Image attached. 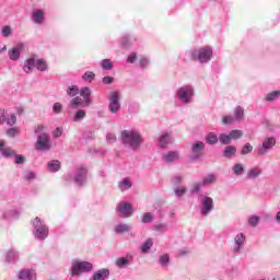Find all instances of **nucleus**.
I'll use <instances>...</instances> for the list:
<instances>
[{
    "mask_svg": "<svg viewBox=\"0 0 280 280\" xmlns=\"http://www.w3.org/2000/svg\"><path fill=\"white\" fill-rule=\"evenodd\" d=\"M120 139L124 147L133 152H139L141 145H143V136L135 129L121 131Z\"/></svg>",
    "mask_w": 280,
    "mask_h": 280,
    "instance_id": "1",
    "label": "nucleus"
},
{
    "mask_svg": "<svg viewBox=\"0 0 280 280\" xmlns=\"http://www.w3.org/2000/svg\"><path fill=\"white\" fill-rule=\"evenodd\" d=\"M188 56L192 62L209 65V61L213 58V47L202 46L200 48H192L188 50Z\"/></svg>",
    "mask_w": 280,
    "mask_h": 280,
    "instance_id": "2",
    "label": "nucleus"
},
{
    "mask_svg": "<svg viewBox=\"0 0 280 280\" xmlns=\"http://www.w3.org/2000/svg\"><path fill=\"white\" fill-rule=\"evenodd\" d=\"M79 93L81 97L80 96L73 97L68 105L69 108H72V110H78V108H80L82 104H83V107L91 106V104H93V101L91 100V93H92L91 88L89 86L82 88L81 90H79Z\"/></svg>",
    "mask_w": 280,
    "mask_h": 280,
    "instance_id": "3",
    "label": "nucleus"
},
{
    "mask_svg": "<svg viewBox=\"0 0 280 280\" xmlns=\"http://www.w3.org/2000/svg\"><path fill=\"white\" fill-rule=\"evenodd\" d=\"M196 90L191 84L182 85L176 90L175 97L180 104L187 106L194 102Z\"/></svg>",
    "mask_w": 280,
    "mask_h": 280,
    "instance_id": "4",
    "label": "nucleus"
},
{
    "mask_svg": "<svg viewBox=\"0 0 280 280\" xmlns=\"http://www.w3.org/2000/svg\"><path fill=\"white\" fill-rule=\"evenodd\" d=\"M33 235L39 242H45L49 237V226L38 217L33 220Z\"/></svg>",
    "mask_w": 280,
    "mask_h": 280,
    "instance_id": "5",
    "label": "nucleus"
},
{
    "mask_svg": "<svg viewBox=\"0 0 280 280\" xmlns=\"http://www.w3.org/2000/svg\"><path fill=\"white\" fill-rule=\"evenodd\" d=\"M93 270V264L86 260H73L71 267L72 277H80L82 272H91Z\"/></svg>",
    "mask_w": 280,
    "mask_h": 280,
    "instance_id": "6",
    "label": "nucleus"
},
{
    "mask_svg": "<svg viewBox=\"0 0 280 280\" xmlns=\"http://www.w3.org/2000/svg\"><path fill=\"white\" fill-rule=\"evenodd\" d=\"M200 213L203 218H207L211 211L215 209V206L213 203V198L207 196V195H200Z\"/></svg>",
    "mask_w": 280,
    "mask_h": 280,
    "instance_id": "7",
    "label": "nucleus"
},
{
    "mask_svg": "<svg viewBox=\"0 0 280 280\" xmlns=\"http://www.w3.org/2000/svg\"><path fill=\"white\" fill-rule=\"evenodd\" d=\"M205 148L206 144L202 141H195L190 147V161H201L202 156H205Z\"/></svg>",
    "mask_w": 280,
    "mask_h": 280,
    "instance_id": "8",
    "label": "nucleus"
},
{
    "mask_svg": "<svg viewBox=\"0 0 280 280\" xmlns=\"http://www.w3.org/2000/svg\"><path fill=\"white\" fill-rule=\"evenodd\" d=\"M35 150H37L38 152H49V150H51V138L49 137V135L44 132L37 137Z\"/></svg>",
    "mask_w": 280,
    "mask_h": 280,
    "instance_id": "9",
    "label": "nucleus"
},
{
    "mask_svg": "<svg viewBox=\"0 0 280 280\" xmlns=\"http://www.w3.org/2000/svg\"><path fill=\"white\" fill-rule=\"evenodd\" d=\"M119 100H120V96L117 91H113L109 93L108 110H109V113H112V115H117V113H119V110H121V103L119 102Z\"/></svg>",
    "mask_w": 280,
    "mask_h": 280,
    "instance_id": "10",
    "label": "nucleus"
},
{
    "mask_svg": "<svg viewBox=\"0 0 280 280\" xmlns=\"http://www.w3.org/2000/svg\"><path fill=\"white\" fill-rule=\"evenodd\" d=\"M89 170L84 166L78 167L75 173L72 175V180L78 187H84L86 185Z\"/></svg>",
    "mask_w": 280,
    "mask_h": 280,
    "instance_id": "11",
    "label": "nucleus"
},
{
    "mask_svg": "<svg viewBox=\"0 0 280 280\" xmlns=\"http://www.w3.org/2000/svg\"><path fill=\"white\" fill-rule=\"evenodd\" d=\"M275 145H277V139H275V137L265 138L262 143L257 147L258 156H266V153L272 150Z\"/></svg>",
    "mask_w": 280,
    "mask_h": 280,
    "instance_id": "12",
    "label": "nucleus"
},
{
    "mask_svg": "<svg viewBox=\"0 0 280 280\" xmlns=\"http://www.w3.org/2000/svg\"><path fill=\"white\" fill-rule=\"evenodd\" d=\"M118 215L120 218H132L135 209L132 205L128 201H120L117 207Z\"/></svg>",
    "mask_w": 280,
    "mask_h": 280,
    "instance_id": "13",
    "label": "nucleus"
},
{
    "mask_svg": "<svg viewBox=\"0 0 280 280\" xmlns=\"http://www.w3.org/2000/svg\"><path fill=\"white\" fill-rule=\"evenodd\" d=\"M23 49H25V45L23 43H20L15 47L11 48L8 51V56L10 60H12L13 62H16V60L21 58V51H23Z\"/></svg>",
    "mask_w": 280,
    "mask_h": 280,
    "instance_id": "14",
    "label": "nucleus"
},
{
    "mask_svg": "<svg viewBox=\"0 0 280 280\" xmlns=\"http://www.w3.org/2000/svg\"><path fill=\"white\" fill-rule=\"evenodd\" d=\"M244 242H246V235L244 233H238L234 237L233 252L236 254L242 253V248H244Z\"/></svg>",
    "mask_w": 280,
    "mask_h": 280,
    "instance_id": "15",
    "label": "nucleus"
},
{
    "mask_svg": "<svg viewBox=\"0 0 280 280\" xmlns=\"http://www.w3.org/2000/svg\"><path fill=\"white\" fill-rule=\"evenodd\" d=\"M137 43V37L130 35V34H125L120 37V47L124 49H130L131 46Z\"/></svg>",
    "mask_w": 280,
    "mask_h": 280,
    "instance_id": "16",
    "label": "nucleus"
},
{
    "mask_svg": "<svg viewBox=\"0 0 280 280\" xmlns=\"http://www.w3.org/2000/svg\"><path fill=\"white\" fill-rule=\"evenodd\" d=\"M18 277L20 280H36V271L34 269H22Z\"/></svg>",
    "mask_w": 280,
    "mask_h": 280,
    "instance_id": "17",
    "label": "nucleus"
},
{
    "mask_svg": "<svg viewBox=\"0 0 280 280\" xmlns=\"http://www.w3.org/2000/svg\"><path fill=\"white\" fill-rule=\"evenodd\" d=\"M34 67H36V55L31 56L28 59L24 61V73H32Z\"/></svg>",
    "mask_w": 280,
    "mask_h": 280,
    "instance_id": "18",
    "label": "nucleus"
},
{
    "mask_svg": "<svg viewBox=\"0 0 280 280\" xmlns=\"http://www.w3.org/2000/svg\"><path fill=\"white\" fill-rule=\"evenodd\" d=\"M108 277H110V270L102 268L93 273L92 280H106Z\"/></svg>",
    "mask_w": 280,
    "mask_h": 280,
    "instance_id": "19",
    "label": "nucleus"
},
{
    "mask_svg": "<svg viewBox=\"0 0 280 280\" xmlns=\"http://www.w3.org/2000/svg\"><path fill=\"white\" fill-rule=\"evenodd\" d=\"M159 143H160V148H162V150H164V148L174 143V138L170 133H163L159 138Z\"/></svg>",
    "mask_w": 280,
    "mask_h": 280,
    "instance_id": "20",
    "label": "nucleus"
},
{
    "mask_svg": "<svg viewBox=\"0 0 280 280\" xmlns=\"http://www.w3.org/2000/svg\"><path fill=\"white\" fill-rule=\"evenodd\" d=\"M162 159L165 163H174L180 159V153L177 151H168L167 153L162 155Z\"/></svg>",
    "mask_w": 280,
    "mask_h": 280,
    "instance_id": "21",
    "label": "nucleus"
},
{
    "mask_svg": "<svg viewBox=\"0 0 280 280\" xmlns=\"http://www.w3.org/2000/svg\"><path fill=\"white\" fill-rule=\"evenodd\" d=\"M261 176V167L255 166L247 171L246 178L248 180H255L256 178H259Z\"/></svg>",
    "mask_w": 280,
    "mask_h": 280,
    "instance_id": "22",
    "label": "nucleus"
},
{
    "mask_svg": "<svg viewBox=\"0 0 280 280\" xmlns=\"http://www.w3.org/2000/svg\"><path fill=\"white\" fill-rule=\"evenodd\" d=\"M4 260L7 264H16L19 261V252L16 249L8 250Z\"/></svg>",
    "mask_w": 280,
    "mask_h": 280,
    "instance_id": "23",
    "label": "nucleus"
},
{
    "mask_svg": "<svg viewBox=\"0 0 280 280\" xmlns=\"http://www.w3.org/2000/svg\"><path fill=\"white\" fill-rule=\"evenodd\" d=\"M114 231L116 235H121L124 233H130V231H132V226L128 223H120L114 228Z\"/></svg>",
    "mask_w": 280,
    "mask_h": 280,
    "instance_id": "24",
    "label": "nucleus"
},
{
    "mask_svg": "<svg viewBox=\"0 0 280 280\" xmlns=\"http://www.w3.org/2000/svg\"><path fill=\"white\" fill-rule=\"evenodd\" d=\"M132 264V256H126V257H120L116 259V266L117 268L124 269L128 268Z\"/></svg>",
    "mask_w": 280,
    "mask_h": 280,
    "instance_id": "25",
    "label": "nucleus"
},
{
    "mask_svg": "<svg viewBox=\"0 0 280 280\" xmlns=\"http://www.w3.org/2000/svg\"><path fill=\"white\" fill-rule=\"evenodd\" d=\"M21 215V212L18 209H9L2 213L4 220H16Z\"/></svg>",
    "mask_w": 280,
    "mask_h": 280,
    "instance_id": "26",
    "label": "nucleus"
},
{
    "mask_svg": "<svg viewBox=\"0 0 280 280\" xmlns=\"http://www.w3.org/2000/svg\"><path fill=\"white\" fill-rule=\"evenodd\" d=\"M35 68L37 69V71L45 73V71H48L49 65L47 63V60L36 59V57H35Z\"/></svg>",
    "mask_w": 280,
    "mask_h": 280,
    "instance_id": "27",
    "label": "nucleus"
},
{
    "mask_svg": "<svg viewBox=\"0 0 280 280\" xmlns=\"http://www.w3.org/2000/svg\"><path fill=\"white\" fill-rule=\"evenodd\" d=\"M4 143L0 141V152L4 159H10V156H14L16 154V151L12 150L11 148H4Z\"/></svg>",
    "mask_w": 280,
    "mask_h": 280,
    "instance_id": "28",
    "label": "nucleus"
},
{
    "mask_svg": "<svg viewBox=\"0 0 280 280\" xmlns=\"http://www.w3.org/2000/svg\"><path fill=\"white\" fill-rule=\"evenodd\" d=\"M45 21V12L43 10H36L33 12V22L40 25Z\"/></svg>",
    "mask_w": 280,
    "mask_h": 280,
    "instance_id": "29",
    "label": "nucleus"
},
{
    "mask_svg": "<svg viewBox=\"0 0 280 280\" xmlns=\"http://www.w3.org/2000/svg\"><path fill=\"white\" fill-rule=\"evenodd\" d=\"M237 154V148L233 145H226L223 150V156L224 159H233Z\"/></svg>",
    "mask_w": 280,
    "mask_h": 280,
    "instance_id": "30",
    "label": "nucleus"
},
{
    "mask_svg": "<svg viewBox=\"0 0 280 280\" xmlns=\"http://www.w3.org/2000/svg\"><path fill=\"white\" fill-rule=\"evenodd\" d=\"M218 180V175L211 173L203 177L201 184L203 187H209V185H213Z\"/></svg>",
    "mask_w": 280,
    "mask_h": 280,
    "instance_id": "31",
    "label": "nucleus"
},
{
    "mask_svg": "<svg viewBox=\"0 0 280 280\" xmlns=\"http://www.w3.org/2000/svg\"><path fill=\"white\" fill-rule=\"evenodd\" d=\"M220 141V137H218V135H215L214 132H209L206 136V143L208 145H215V143H218Z\"/></svg>",
    "mask_w": 280,
    "mask_h": 280,
    "instance_id": "32",
    "label": "nucleus"
},
{
    "mask_svg": "<svg viewBox=\"0 0 280 280\" xmlns=\"http://www.w3.org/2000/svg\"><path fill=\"white\" fill-rule=\"evenodd\" d=\"M234 176H242L244 172H246V168L244 167V164L236 163L232 167Z\"/></svg>",
    "mask_w": 280,
    "mask_h": 280,
    "instance_id": "33",
    "label": "nucleus"
},
{
    "mask_svg": "<svg viewBox=\"0 0 280 280\" xmlns=\"http://www.w3.org/2000/svg\"><path fill=\"white\" fill-rule=\"evenodd\" d=\"M47 167L49 172H60V161L51 160L48 162Z\"/></svg>",
    "mask_w": 280,
    "mask_h": 280,
    "instance_id": "34",
    "label": "nucleus"
},
{
    "mask_svg": "<svg viewBox=\"0 0 280 280\" xmlns=\"http://www.w3.org/2000/svg\"><path fill=\"white\" fill-rule=\"evenodd\" d=\"M118 187L121 191H127V189H130V187H132V182H130L129 178H124L119 182Z\"/></svg>",
    "mask_w": 280,
    "mask_h": 280,
    "instance_id": "35",
    "label": "nucleus"
},
{
    "mask_svg": "<svg viewBox=\"0 0 280 280\" xmlns=\"http://www.w3.org/2000/svg\"><path fill=\"white\" fill-rule=\"evenodd\" d=\"M158 264L161 266V268H167V266H170V254L160 256Z\"/></svg>",
    "mask_w": 280,
    "mask_h": 280,
    "instance_id": "36",
    "label": "nucleus"
},
{
    "mask_svg": "<svg viewBox=\"0 0 280 280\" xmlns=\"http://www.w3.org/2000/svg\"><path fill=\"white\" fill-rule=\"evenodd\" d=\"M234 119H235V121H242V119H244V107H242V106L235 107Z\"/></svg>",
    "mask_w": 280,
    "mask_h": 280,
    "instance_id": "37",
    "label": "nucleus"
},
{
    "mask_svg": "<svg viewBox=\"0 0 280 280\" xmlns=\"http://www.w3.org/2000/svg\"><path fill=\"white\" fill-rule=\"evenodd\" d=\"M173 191L176 198H183L184 194H187V186H175Z\"/></svg>",
    "mask_w": 280,
    "mask_h": 280,
    "instance_id": "38",
    "label": "nucleus"
},
{
    "mask_svg": "<svg viewBox=\"0 0 280 280\" xmlns=\"http://www.w3.org/2000/svg\"><path fill=\"white\" fill-rule=\"evenodd\" d=\"M219 141L222 143V145H231V135L230 133H220L219 135Z\"/></svg>",
    "mask_w": 280,
    "mask_h": 280,
    "instance_id": "39",
    "label": "nucleus"
},
{
    "mask_svg": "<svg viewBox=\"0 0 280 280\" xmlns=\"http://www.w3.org/2000/svg\"><path fill=\"white\" fill-rule=\"evenodd\" d=\"M279 97H280V91L277 90V91L269 92L266 95L265 100L266 102H276V100H279Z\"/></svg>",
    "mask_w": 280,
    "mask_h": 280,
    "instance_id": "40",
    "label": "nucleus"
},
{
    "mask_svg": "<svg viewBox=\"0 0 280 280\" xmlns=\"http://www.w3.org/2000/svg\"><path fill=\"white\" fill-rule=\"evenodd\" d=\"M153 242H152V238H149L142 245H141V253H143L144 255L150 253V249L152 248L153 246Z\"/></svg>",
    "mask_w": 280,
    "mask_h": 280,
    "instance_id": "41",
    "label": "nucleus"
},
{
    "mask_svg": "<svg viewBox=\"0 0 280 280\" xmlns=\"http://www.w3.org/2000/svg\"><path fill=\"white\" fill-rule=\"evenodd\" d=\"M84 117H86V110L84 109H78L72 118V121H82V119H84Z\"/></svg>",
    "mask_w": 280,
    "mask_h": 280,
    "instance_id": "42",
    "label": "nucleus"
},
{
    "mask_svg": "<svg viewBox=\"0 0 280 280\" xmlns=\"http://www.w3.org/2000/svg\"><path fill=\"white\" fill-rule=\"evenodd\" d=\"M154 221V215L151 212H144L141 217L142 224H150Z\"/></svg>",
    "mask_w": 280,
    "mask_h": 280,
    "instance_id": "43",
    "label": "nucleus"
},
{
    "mask_svg": "<svg viewBox=\"0 0 280 280\" xmlns=\"http://www.w3.org/2000/svg\"><path fill=\"white\" fill-rule=\"evenodd\" d=\"M261 221V218H259V215H256V214H252L249 218H248V224L249 226H252L253 229H255L259 222Z\"/></svg>",
    "mask_w": 280,
    "mask_h": 280,
    "instance_id": "44",
    "label": "nucleus"
},
{
    "mask_svg": "<svg viewBox=\"0 0 280 280\" xmlns=\"http://www.w3.org/2000/svg\"><path fill=\"white\" fill-rule=\"evenodd\" d=\"M202 187H205L202 185V182H197V183L192 184V186L190 187L191 196H196V194H200V190L202 189Z\"/></svg>",
    "mask_w": 280,
    "mask_h": 280,
    "instance_id": "45",
    "label": "nucleus"
},
{
    "mask_svg": "<svg viewBox=\"0 0 280 280\" xmlns=\"http://www.w3.org/2000/svg\"><path fill=\"white\" fill-rule=\"evenodd\" d=\"M78 94H80V88H78V85H70L67 89V95H69V97H75Z\"/></svg>",
    "mask_w": 280,
    "mask_h": 280,
    "instance_id": "46",
    "label": "nucleus"
},
{
    "mask_svg": "<svg viewBox=\"0 0 280 280\" xmlns=\"http://www.w3.org/2000/svg\"><path fill=\"white\" fill-rule=\"evenodd\" d=\"M101 67H102L103 71H112L113 61L110 59H103L101 61Z\"/></svg>",
    "mask_w": 280,
    "mask_h": 280,
    "instance_id": "47",
    "label": "nucleus"
},
{
    "mask_svg": "<svg viewBox=\"0 0 280 280\" xmlns=\"http://www.w3.org/2000/svg\"><path fill=\"white\" fill-rule=\"evenodd\" d=\"M242 137H244V132H242V130H240V129H234V130L230 131V139H232V141L242 139Z\"/></svg>",
    "mask_w": 280,
    "mask_h": 280,
    "instance_id": "48",
    "label": "nucleus"
},
{
    "mask_svg": "<svg viewBox=\"0 0 280 280\" xmlns=\"http://www.w3.org/2000/svg\"><path fill=\"white\" fill-rule=\"evenodd\" d=\"M82 80L84 82H93V80H95V74L92 71H86L83 75H82Z\"/></svg>",
    "mask_w": 280,
    "mask_h": 280,
    "instance_id": "49",
    "label": "nucleus"
},
{
    "mask_svg": "<svg viewBox=\"0 0 280 280\" xmlns=\"http://www.w3.org/2000/svg\"><path fill=\"white\" fill-rule=\"evenodd\" d=\"M172 185H174V187H178V185H180L183 183V175L177 174L174 175L171 179Z\"/></svg>",
    "mask_w": 280,
    "mask_h": 280,
    "instance_id": "50",
    "label": "nucleus"
},
{
    "mask_svg": "<svg viewBox=\"0 0 280 280\" xmlns=\"http://www.w3.org/2000/svg\"><path fill=\"white\" fill-rule=\"evenodd\" d=\"M153 229L159 233H165V231H167V223H158L153 225Z\"/></svg>",
    "mask_w": 280,
    "mask_h": 280,
    "instance_id": "51",
    "label": "nucleus"
},
{
    "mask_svg": "<svg viewBox=\"0 0 280 280\" xmlns=\"http://www.w3.org/2000/svg\"><path fill=\"white\" fill-rule=\"evenodd\" d=\"M250 152H253V147L250 145V143H245L241 150V154L244 156L246 154H250Z\"/></svg>",
    "mask_w": 280,
    "mask_h": 280,
    "instance_id": "52",
    "label": "nucleus"
},
{
    "mask_svg": "<svg viewBox=\"0 0 280 280\" xmlns=\"http://www.w3.org/2000/svg\"><path fill=\"white\" fill-rule=\"evenodd\" d=\"M222 121L224 126H233V124H235V118L233 116H224Z\"/></svg>",
    "mask_w": 280,
    "mask_h": 280,
    "instance_id": "53",
    "label": "nucleus"
},
{
    "mask_svg": "<svg viewBox=\"0 0 280 280\" xmlns=\"http://www.w3.org/2000/svg\"><path fill=\"white\" fill-rule=\"evenodd\" d=\"M4 121H7L8 126H14V124H16V115L11 114L10 116L5 117Z\"/></svg>",
    "mask_w": 280,
    "mask_h": 280,
    "instance_id": "54",
    "label": "nucleus"
},
{
    "mask_svg": "<svg viewBox=\"0 0 280 280\" xmlns=\"http://www.w3.org/2000/svg\"><path fill=\"white\" fill-rule=\"evenodd\" d=\"M52 113H55V115H60L62 113V104L61 103H55L52 105Z\"/></svg>",
    "mask_w": 280,
    "mask_h": 280,
    "instance_id": "55",
    "label": "nucleus"
},
{
    "mask_svg": "<svg viewBox=\"0 0 280 280\" xmlns=\"http://www.w3.org/2000/svg\"><path fill=\"white\" fill-rule=\"evenodd\" d=\"M16 135H19V129L15 127H11L7 130V136L14 138Z\"/></svg>",
    "mask_w": 280,
    "mask_h": 280,
    "instance_id": "56",
    "label": "nucleus"
},
{
    "mask_svg": "<svg viewBox=\"0 0 280 280\" xmlns=\"http://www.w3.org/2000/svg\"><path fill=\"white\" fill-rule=\"evenodd\" d=\"M2 36L4 38H9V36H12V28H10V26H4L2 28Z\"/></svg>",
    "mask_w": 280,
    "mask_h": 280,
    "instance_id": "57",
    "label": "nucleus"
},
{
    "mask_svg": "<svg viewBox=\"0 0 280 280\" xmlns=\"http://www.w3.org/2000/svg\"><path fill=\"white\" fill-rule=\"evenodd\" d=\"M14 156H15L16 165H23V163H25V156H23L21 154H14Z\"/></svg>",
    "mask_w": 280,
    "mask_h": 280,
    "instance_id": "58",
    "label": "nucleus"
},
{
    "mask_svg": "<svg viewBox=\"0 0 280 280\" xmlns=\"http://www.w3.org/2000/svg\"><path fill=\"white\" fill-rule=\"evenodd\" d=\"M148 65H150V59L143 57L140 59V68L148 69Z\"/></svg>",
    "mask_w": 280,
    "mask_h": 280,
    "instance_id": "59",
    "label": "nucleus"
},
{
    "mask_svg": "<svg viewBox=\"0 0 280 280\" xmlns=\"http://www.w3.org/2000/svg\"><path fill=\"white\" fill-rule=\"evenodd\" d=\"M135 60H137V52H131V54L127 57V63L133 65Z\"/></svg>",
    "mask_w": 280,
    "mask_h": 280,
    "instance_id": "60",
    "label": "nucleus"
},
{
    "mask_svg": "<svg viewBox=\"0 0 280 280\" xmlns=\"http://www.w3.org/2000/svg\"><path fill=\"white\" fill-rule=\"evenodd\" d=\"M106 139L108 143H115V141H117V137L114 133H107Z\"/></svg>",
    "mask_w": 280,
    "mask_h": 280,
    "instance_id": "61",
    "label": "nucleus"
},
{
    "mask_svg": "<svg viewBox=\"0 0 280 280\" xmlns=\"http://www.w3.org/2000/svg\"><path fill=\"white\" fill-rule=\"evenodd\" d=\"M24 178L25 180H34V178H36V174L34 172H27Z\"/></svg>",
    "mask_w": 280,
    "mask_h": 280,
    "instance_id": "62",
    "label": "nucleus"
},
{
    "mask_svg": "<svg viewBox=\"0 0 280 280\" xmlns=\"http://www.w3.org/2000/svg\"><path fill=\"white\" fill-rule=\"evenodd\" d=\"M113 82H115V78L113 77H104L103 78V84H113Z\"/></svg>",
    "mask_w": 280,
    "mask_h": 280,
    "instance_id": "63",
    "label": "nucleus"
},
{
    "mask_svg": "<svg viewBox=\"0 0 280 280\" xmlns=\"http://www.w3.org/2000/svg\"><path fill=\"white\" fill-rule=\"evenodd\" d=\"M54 137L58 138V137H62V128L61 127H57L54 131Z\"/></svg>",
    "mask_w": 280,
    "mask_h": 280,
    "instance_id": "64",
    "label": "nucleus"
}]
</instances>
